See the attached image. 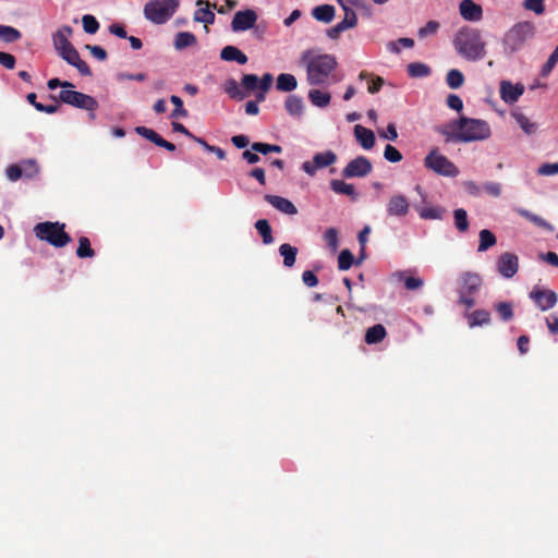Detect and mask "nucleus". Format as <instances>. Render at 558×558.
Returning <instances> with one entry per match:
<instances>
[{"instance_id": "obj_1", "label": "nucleus", "mask_w": 558, "mask_h": 558, "mask_svg": "<svg viewBox=\"0 0 558 558\" xmlns=\"http://www.w3.org/2000/svg\"><path fill=\"white\" fill-rule=\"evenodd\" d=\"M447 142L470 143L490 137L489 124L482 119L460 117L439 129Z\"/></svg>"}, {"instance_id": "obj_2", "label": "nucleus", "mask_w": 558, "mask_h": 558, "mask_svg": "<svg viewBox=\"0 0 558 558\" xmlns=\"http://www.w3.org/2000/svg\"><path fill=\"white\" fill-rule=\"evenodd\" d=\"M301 62L306 65V76L310 85L317 86L328 83L331 73L337 69L335 56L315 54L312 50L302 53Z\"/></svg>"}, {"instance_id": "obj_3", "label": "nucleus", "mask_w": 558, "mask_h": 558, "mask_svg": "<svg viewBox=\"0 0 558 558\" xmlns=\"http://www.w3.org/2000/svg\"><path fill=\"white\" fill-rule=\"evenodd\" d=\"M453 45L457 52L468 61H477L486 54V43L482 39L481 33L475 28L460 29Z\"/></svg>"}, {"instance_id": "obj_4", "label": "nucleus", "mask_w": 558, "mask_h": 558, "mask_svg": "<svg viewBox=\"0 0 558 558\" xmlns=\"http://www.w3.org/2000/svg\"><path fill=\"white\" fill-rule=\"evenodd\" d=\"M535 36V26L532 22H519L509 28L502 38L504 52L511 56L520 51L527 41Z\"/></svg>"}, {"instance_id": "obj_5", "label": "nucleus", "mask_w": 558, "mask_h": 558, "mask_svg": "<svg viewBox=\"0 0 558 558\" xmlns=\"http://www.w3.org/2000/svg\"><path fill=\"white\" fill-rule=\"evenodd\" d=\"M483 286L482 277L476 272L465 271L457 281V294L459 305L472 308L476 304L475 295Z\"/></svg>"}, {"instance_id": "obj_6", "label": "nucleus", "mask_w": 558, "mask_h": 558, "mask_svg": "<svg viewBox=\"0 0 558 558\" xmlns=\"http://www.w3.org/2000/svg\"><path fill=\"white\" fill-rule=\"evenodd\" d=\"M179 5V0H149L144 5L143 13L149 22L161 25L174 15Z\"/></svg>"}, {"instance_id": "obj_7", "label": "nucleus", "mask_w": 558, "mask_h": 558, "mask_svg": "<svg viewBox=\"0 0 558 558\" xmlns=\"http://www.w3.org/2000/svg\"><path fill=\"white\" fill-rule=\"evenodd\" d=\"M65 225L60 222H39L35 226V235L54 247H64L71 242V236L64 231Z\"/></svg>"}, {"instance_id": "obj_8", "label": "nucleus", "mask_w": 558, "mask_h": 558, "mask_svg": "<svg viewBox=\"0 0 558 558\" xmlns=\"http://www.w3.org/2000/svg\"><path fill=\"white\" fill-rule=\"evenodd\" d=\"M424 166L439 175L454 178L459 174L457 166L437 149H433L425 157Z\"/></svg>"}, {"instance_id": "obj_9", "label": "nucleus", "mask_w": 558, "mask_h": 558, "mask_svg": "<svg viewBox=\"0 0 558 558\" xmlns=\"http://www.w3.org/2000/svg\"><path fill=\"white\" fill-rule=\"evenodd\" d=\"M59 99L64 104L89 111L90 119H95L94 111L98 108V101L94 97L81 92L63 89L59 94Z\"/></svg>"}, {"instance_id": "obj_10", "label": "nucleus", "mask_w": 558, "mask_h": 558, "mask_svg": "<svg viewBox=\"0 0 558 558\" xmlns=\"http://www.w3.org/2000/svg\"><path fill=\"white\" fill-rule=\"evenodd\" d=\"M373 170L372 162L364 156H359L351 161L342 170V177L345 179L364 178Z\"/></svg>"}, {"instance_id": "obj_11", "label": "nucleus", "mask_w": 558, "mask_h": 558, "mask_svg": "<svg viewBox=\"0 0 558 558\" xmlns=\"http://www.w3.org/2000/svg\"><path fill=\"white\" fill-rule=\"evenodd\" d=\"M337 161V155L332 150L317 153L311 161L302 163V170L313 177L318 169H323L333 165Z\"/></svg>"}, {"instance_id": "obj_12", "label": "nucleus", "mask_w": 558, "mask_h": 558, "mask_svg": "<svg viewBox=\"0 0 558 558\" xmlns=\"http://www.w3.org/2000/svg\"><path fill=\"white\" fill-rule=\"evenodd\" d=\"M387 215L389 217L403 218L410 211V203L402 194H393L387 203Z\"/></svg>"}, {"instance_id": "obj_13", "label": "nucleus", "mask_w": 558, "mask_h": 558, "mask_svg": "<svg viewBox=\"0 0 558 558\" xmlns=\"http://www.w3.org/2000/svg\"><path fill=\"white\" fill-rule=\"evenodd\" d=\"M257 21V14L254 10L246 9L238 11L231 22L233 32H245L251 29Z\"/></svg>"}, {"instance_id": "obj_14", "label": "nucleus", "mask_w": 558, "mask_h": 558, "mask_svg": "<svg viewBox=\"0 0 558 558\" xmlns=\"http://www.w3.org/2000/svg\"><path fill=\"white\" fill-rule=\"evenodd\" d=\"M58 54L70 65L76 68L81 75L90 76L93 74L90 68L84 60L81 59L80 53L74 48V46L59 52Z\"/></svg>"}, {"instance_id": "obj_15", "label": "nucleus", "mask_w": 558, "mask_h": 558, "mask_svg": "<svg viewBox=\"0 0 558 558\" xmlns=\"http://www.w3.org/2000/svg\"><path fill=\"white\" fill-rule=\"evenodd\" d=\"M530 298L535 302L541 311H547L557 303V294L551 290L534 289L530 293Z\"/></svg>"}, {"instance_id": "obj_16", "label": "nucleus", "mask_w": 558, "mask_h": 558, "mask_svg": "<svg viewBox=\"0 0 558 558\" xmlns=\"http://www.w3.org/2000/svg\"><path fill=\"white\" fill-rule=\"evenodd\" d=\"M499 274L505 278H512L519 269L518 256L512 253H504L497 262Z\"/></svg>"}, {"instance_id": "obj_17", "label": "nucleus", "mask_w": 558, "mask_h": 558, "mask_svg": "<svg viewBox=\"0 0 558 558\" xmlns=\"http://www.w3.org/2000/svg\"><path fill=\"white\" fill-rule=\"evenodd\" d=\"M499 93L506 104L512 105L523 95L524 86L521 83L512 84L509 81H501Z\"/></svg>"}, {"instance_id": "obj_18", "label": "nucleus", "mask_w": 558, "mask_h": 558, "mask_svg": "<svg viewBox=\"0 0 558 558\" xmlns=\"http://www.w3.org/2000/svg\"><path fill=\"white\" fill-rule=\"evenodd\" d=\"M461 16L466 21L477 22L483 17V9L473 0H462L459 5Z\"/></svg>"}, {"instance_id": "obj_19", "label": "nucleus", "mask_w": 558, "mask_h": 558, "mask_svg": "<svg viewBox=\"0 0 558 558\" xmlns=\"http://www.w3.org/2000/svg\"><path fill=\"white\" fill-rule=\"evenodd\" d=\"M264 198L272 207H275L277 210H279L286 215L293 216V215L298 214V209H296L295 205L288 198H284L282 196H278V195H270V194H266L264 196Z\"/></svg>"}, {"instance_id": "obj_20", "label": "nucleus", "mask_w": 558, "mask_h": 558, "mask_svg": "<svg viewBox=\"0 0 558 558\" xmlns=\"http://www.w3.org/2000/svg\"><path fill=\"white\" fill-rule=\"evenodd\" d=\"M196 5L198 9L194 13V20L205 25L214 24L215 13L211 11L214 9L213 3L207 0H197Z\"/></svg>"}, {"instance_id": "obj_21", "label": "nucleus", "mask_w": 558, "mask_h": 558, "mask_svg": "<svg viewBox=\"0 0 558 558\" xmlns=\"http://www.w3.org/2000/svg\"><path fill=\"white\" fill-rule=\"evenodd\" d=\"M73 34V29L71 26L64 25L59 28L52 36V41L54 49L57 52H61L72 47L73 45L70 43L69 37Z\"/></svg>"}, {"instance_id": "obj_22", "label": "nucleus", "mask_w": 558, "mask_h": 558, "mask_svg": "<svg viewBox=\"0 0 558 558\" xmlns=\"http://www.w3.org/2000/svg\"><path fill=\"white\" fill-rule=\"evenodd\" d=\"M354 135L356 141L364 149H371L375 145V134L372 130L364 128L363 125L356 124L354 126Z\"/></svg>"}, {"instance_id": "obj_23", "label": "nucleus", "mask_w": 558, "mask_h": 558, "mask_svg": "<svg viewBox=\"0 0 558 558\" xmlns=\"http://www.w3.org/2000/svg\"><path fill=\"white\" fill-rule=\"evenodd\" d=\"M464 316L470 328L482 327L490 323V313L487 310L466 312Z\"/></svg>"}, {"instance_id": "obj_24", "label": "nucleus", "mask_w": 558, "mask_h": 558, "mask_svg": "<svg viewBox=\"0 0 558 558\" xmlns=\"http://www.w3.org/2000/svg\"><path fill=\"white\" fill-rule=\"evenodd\" d=\"M220 58L225 61H234L239 64H245L248 60L246 54L242 52L238 47L230 45L222 48L220 51Z\"/></svg>"}, {"instance_id": "obj_25", "label": "nucleus", "mask_w": 558, "mask_h": 558, "mask_svg": "<svg viewBox=\"0 0 558 558\" xmlns=\"http://www.w3.org/2000/svg\"><path fill=\"white\" fill-rule=\"evenodd\" d=\"M387 337V330L381 324L367 328L364 340L367 344L380 343Z\"/></svg>"}, {"instance_id": "obj_26", "label": "nucleus", "mask_w": 558, "mask_h": 558, "mask_svg": "<svg viewBox=\"0 0 558 558\" xmlns=\"http://www.w3.org/2000/svg\"><path fill=\"white\" fill-rule=\"evenodd\" d=\"M335 7L330 4H322L313 9L312 15L319 22L330 23L335 17Z\"/></svg>"}, {"instance_id": "obj_27", "label": "nucleus", "mask_w": 558, "mask_h": 558, "mask_svg": "<svg viewBox=\"0 0 558 558\" xmlns=\"http://www.w3.org/2000/svg\"><path fill=\"white\" fill-rule=\"evenodd\" d=\"M330 189L335 193L350 196L352 199H355L357 197L353 184L347 183L342 180H331Z\"/></svg>"}, {"instance_id": "obj_28", "label": "nucleus", "mask_w": 558, "mask_h": 558, "mask_svg": "<svg viewBox=\"0 0 558 558\" xmlns=\"http://www.w3.org/2000/svg\"><path fill=\"white\" fill-rule=\"evenodd\" d=\"M359 78L362 80V81L363 80H367L368 81L367 90L371 94L378 93L380 90V88L383 87L384 83H385L383 77L376 76V75H374L372 73H368L366 71L360 72Z\"/></svg>"}, {"instance_id": "obj_29", "label": "nucleus", "mask_w": 558, "mask_h": 558, "mask_svg": "<svg viewBox=\"0 0 558 558\" xmlns=\"http://www.w3.org/2000/svg\"><path fill=\"white\" fill-rule=\"evenodd\" d=\"M298 81L294 75L281 73L277 77L276 88L280 92H292L296 88Z\"/></svg>"}, {"instance_id": "obj_30", "label": "nucleus", "mask_w": 558, "mask_h": 558, "mask_svg": "<svg viewBox=\"0 0 558 558\" xmlns=\"http://www.w3.org/2000/svg\"><path fill=\"white\" fill-rule=\"evenodd\" d=\"M279 253L283 257L284 267L291 268L296 260L298 248L288 243L279 246Z\"/></svg>"}, {"instance_id": "obj_31", "label": "nucleus", "mask_w": 558, "mask_h": 558, "mask_svg": "<svg viewBox=\"0 0 558 558\" xmlns=\"http://www.w3.org/2000/svg\"><path fill=\"white\" fill-rule=\"evenodd\" d=\"M308 99L312 102V105L325 108L329 105L331 96L327 92H323L320 89H311L308 92Z\"/></svg>"}, {"instance_id": "obj_32", "label": "nucleus", "mask_w": 558, "mask_h": 558, "mask_svg": "<svg viewBox=\"0 0 558 558\" xmlns=\"http://www.w3.org/2000/svg\"><path fill=\"white\" fill-rule=\"evenodd\" d=\"M19 163L22 169L23 178L33 179L39 173V165L34 158L21 160Z\"/></svg>"}, {"instance_id": "obj_33", "label": "nucleus", "mask_w": 558, "mask_h": 558, "mask_svg": "<svg viewBox=\"0 0 558 558\" xmlns=\"http://www.w3.org/2000/svg\"><path fill=\"white\" fill-rule=\"evenodd\" d=\"M197 41L196 36L190 32H180L177 34L174 39V47L178 50L185 49L195 45Z\"/></svg>"}, {"instance_id": "obj_34", "label": "nucleus", "mask_w": 558, "mask_h": 558, "mask_svg": "<svg viewBox=\"0 0 558 558\" xmlns=\"http://www.w3.org/2000/svg\"><path fill=\"white\" fill-rule=\"evenodd\" d=\"M418 216L424 220H441L446 213L442 207H423L417 209Z\"/></svg>"}, {"instance_id": "obj_35", "label": "nucleus", "mask_w": 558, "mask_h": 558, "mask_svg": "<svg viewBox=\"0 0 558 558\" xmlns=\"http://www.w3.org/2000/svg\"><path fill=\"white\" fill-rule=\"evenodd\" d=\"M453 219H454V227L456 229L461 232L465 233L470 226H469V219H468V213L463 208H458L453 210Z\"/></svg>"}, {"instance_id": "obj_36", "label": "nucleus", "mask_w": 558, "mask_h": 558, "mask_svg": "<svg viewBox=\"0 0 558 558\" xmlns=\"http://www.w3.org/2000/svg\"><path fill=\"white\" fill-rule=\"evenodd\" d=\"M255 228L257 232L263 238L264 244H271L274 242V236L271 232V227L266 219H259L255 222Z\"/></svg>"}, {"instance_id": "obj_37", "label": "nucleus", "mask_w": 558, "mask_h": 558, "mask_svg": "<svg viewBox=\"0 0 558 558\" xmlns=\"http://www.w3.org/2000/svg\"><path fill=\"white\" fill-rule=\"evenodd\" d=\"M284 107L291 116L298 117L302 114L304 108L302 98L294 95L287 98Z\"/></svg>"}, {"instance_id": "obj_38", "label": "nucleus", "mask_w": 558, "mask_h": 558, "mask_svg": "<svg viewBox=\"0 0 558 558\" xmlns=\"http://www.w3.org/2000/svg\"><path fill=\"white\" fill-rule=\"evenodd\" d=\"M478 236H480V244L477 247L478 252L487 251L489 247L494 246L497 242L495 234L487 229L481 230Z\"/></svg>"}, {"instance_id": "obj_39", "label": "nucleus", "mask_w": 558, "mask_h": 558, "mask_svg": "<svg viewBox=\"0 0 558 558\" xmlns=\"http://www.w3.org/2000/svg\"><path fill=\"white\" fill-rule=\"evenodd\" d=\"M407 71L411 77H425L430 74V68L422 62H412L408 64Z\"/></svg>"}, {"instance_id": "obj_40", "label": "nucleus", "mask_w": 558, "mask_h": 558, "mask_svg": "<svg viewBox=\"0 0 558 558\" xmlns=\"http://www.w3.org/2000/svg\"><path fill=\"white\" fill-rule=\"evenodd\" d=\"M446 83L452 89H458L464 84V75L460 70L451 69L446 75Z\"/></svg>"}, {"instance_id": "obj_41", "label": "nucleus", "mask_w": 558, "mask_h": 558, "mask_svg": "<svg viewBox=\"0 0 558 558\" xmlns=\"http://www.w3.org/2000/svg\"><path fill=\"white\" fill-rule=\"evenodd\" d=\"M519 215L531 221L537 227H541L543 229H547L549 231L554 230V227L549 225L546 220H544L542 217L526 210V209H519Z\"/></svg>"}, {"instance_id": "obj_42", "label": "nucleus", "mask_w": 558, "mask_h": 558, "mask_svg": "<svg viewBox=\"0 0 558 558\" xmlns=\"http://www.w3.org/2000/svg\"><path fill=\"white\" fill-rule=\"evenodd\" d=\"M22 37V34L19 29L7 26V25H0V39L4 43H14L19 40Z\"/></svg>"}, {"instance_id": "obj_43", "label": "nucleus", "mask_w": 558, "mask_h": 558, "mask_svg": "<svg viewBox=\"0 0 558 558\" xmlns=\"http://www.w3.org/2000/svg\"><path fill=\"white\" fill-rule=\"evenodd\" d=\"M76 255L80 258L94 257L95 251L92 248L90 241L86 236H81L78 239V247L76 250Z\"/></svg>"}, {"instance_id": "obj_44", "label": "nucleus", "mask_w": 558, "mask_h": 558, "mask_svg": "<svg viewBox=\"0 0 558 558\" xmlns=\"http://www.w3.org/2000/svg\"><path fill=\"white\" fill-rule=\"evenodd\" d=\"M512 117L517 121V123L520 125V128L524 131L526 134H533L536 131V124L531 122L527 117H525L521 112H513Z\"/></svg>"}, {"instance_id": "obj_45", "label": "nucleus", "mask_w": 558, "mask_h": 558, "mask_svg": "<svg viewBox=\"0 0 558 558\" xmlns=\"http://www.w3.org/2000/svg\"><path fill=\"white\" fill-rule=\"evenodd\" d=\"M252 150L262 154L267 155L270 153H281L282 147L276 144H268V143H262V142H255L251 145Z\"/></svg>"}, {"instance_id": "obj_46", "label": "nucleus", "mask_w": 558, "mask_h": 558, "mask_svg": "<svg viewBox=\"0 0 558 558\" xmlns=\"http://www.w3.org/2000/svg\"><path fill=\"white\" fill-rule=\"evenodd\" d=\"M223 89L233 99L241 100L245 97V94L241 92L239 84L234 78H228L225 83Z\"/></svg>"}, {"instance_id": "obj_47", "label": "nucleus", "mask_w": 558, "mask_h": 558, "mask_svg": "<svg viewBox=\"0 0 558 558\" xmlns=\"http://www.w3.org/2000/svg\"><path fill=\"white\" fill-rule=\"evenodd\" d=\"M192 140L196 142L197 144L202 145L208 153H213L217 156L218 159L223 160L226 159V151L214 145H209L204 138L198 136H192Z\"/></svg>"}, {"instance_id": "obj_48", "label": "nucleus", "mask_w": 558, "mask_h": 558, "mask_svg": "<svg viewBox=\"0 0 558 558\" xmlns=\"http://www.w3.org/2000/svg\"><path fill=\"white\" fill-rule=\"evenodd\" d=\"M495 310L504 322H509L513 317V307L509 302H500L495 304Z\"/></svg>"}, {"instance_id": "obj_49", "label": "nucleus", "mask_w": 558, "mask_h": 558, "mask_svg": "<svg viewBox=\"0 0 558 558\" xmlns=\"http://www.w3.org/2000/svg\"><path fill=\"white\" fill-rule=\"evenodd\" d=\"M83 29L87 34H96L99 29V22L95 16L86 14L82 17Z\"/></svg>"}, {"instance_id": "obj_50", "label": "nucleus", "mask_w": 558, "mask_h": 558, "mask_svg": "<svg viewBox=\"0 0 558 558\" xmlns=\"http://www.w3.org/2000/svg\"><path fill=\"white\" fill-rule=\"evenodd\" d=\"M354 263V256L349 250H343L340 252L338 257V268L340 270H348Z\"/></svg>"}, {"instance_id": "obj_51", "label": "nucleus", "mask_w": 558, "mask_h": 558, "mask_svg": "<svg viewBox=\"0 0 558 558\" xmlns=\"http://www.w3.org/2000/svg\"><path fill=\"white\" fill-rule=\"evenodd\" d=\"M170 101L174 105V109L171 112V118H186L187 110L183 107V101L179 96L172 95Z\"/></svg>"}, {"instance_id": "obj_52", "label": "nucleus", "mask_w": 558, "mask_h": 558, "mask_svg": "<svg viewBox=\"0 0 558 558\" xmlns=\"http://www.w3.org/2000/svg\"><path fill=\"white\" fill-rule=\"evenodd\" d=\"M26 98L27 101L32 104L36 108V110L40 112L54 113L58 110V105H37V96L35 93H29Z\"/></svg>"}, {"instance_id": "obj_53", "label": "nucleus", "mask_w": 558, "mask_h": 558, "mask_svg": "<svg viewBox=\"0 0 558 558\" xmlns=\"http://www.w3.org/2000/svg\"><path fill=\"white\" fill-rule=\"evenodd\" d=\"M135 132L144 138L148 140L149 142L154 143L155 145H158L159 140L161 137L153 129H148L146 126H136Z\"/></svg>"}, {"instance_id": "obj_54", "label": "nucleus", "mask_w": 558, "mask_h": 558, "mask_svg": "<svg viewBox=\"0 0 558 558\" xmlns=\"http://www.w3.org/2000/svg\"><path fill=\"white\" fill-rule=\"evenodd\" d=\"M326 244L335 252L339 246L338 231L335 228H329L324 234Z\"/></svg>"}, {"instance_id": "obj_55", "label": "nucleus", "mask_w": 558, "mask_h": 558, "mask_svg": "<svg viewBox=\"0 0 558 558\" xmlns=\"http://www.w3.org/2000/svg\"><path fill=\"white\" fill-rule=\"evenodd\" d=\"M384 157L390 162H399L402 160V154L392 145L388 144L384 150Z\"/></svg>"}, {"instance_id": "obj_56", "label": "nucleus", "mask_w": 558, "mask_h": 558, "mask_svg": "<svg viewBox=\"0 0 558 558\" xmlns=\"http://www.w3.org/2000/svg\"><path fill=\"white\" fill-rule=\"evenodd\" d=\"M524 8L533 11L535 14L541 15L545 12L544 0H525Z\"/></svg>"}, {"instance_id": "obj_57", "label": "nucleus", "mask_w": 558, "mask_h": 558, "mask_svg": "<svg viewBox=\"0 0 558 558\" xmlns=\"http://www.w3.org/2000/svg\"><path fill=\"white\" fill-rule=\"evenodd\" d=\"M242 86L248 92L258 88V76L255 74H244L242 77Z\"/></svg>"}, {"instance_id": "obj_58", "label": "nucleus", "mask_w": 558, "mask_h": 558, "mask_svg": "<svg viewBox=\"0 0 558 558\" xmlns=\"http://www.w3.org/2000/svg\"><path fill=\"white\" fill-rule=\"evenodd\" d=\"M439 28V23L436 21H428L425 26L418 29V36L424 38L428 35L435 34Z\"/></svg>"}, {"instance_id": "obj_59", "label": "nucleus", "mask_w": 558, "mask_h": 558, "mask_svg": "<svg viewBox=\"0 0 558 558\" xmlns=\"http://www.w3.org/2000/svg\"><path fill=\"white\" fill-rule=\"evenodd\" d=\"M483 189L490 196L499 197L501 195V184L498 182H485Z\"/></svg>"}, {"instance_id": "obj_60", "label": "nucleus", "mask_w": 558, "mask_h": 558, "mask_svg": "<svg viewBox=\"0 0 558 558\" xmlns=\"http://www.w3.org/2000/svg\"><path fill=\"white\" fill-rule=\"evenodd\" d=\"M446 104L447 106L452 109V110H456V111H461L463 109V101L462 99L456 95V94H450L448 95L447 97V100H446Z\"/></svg>"}, {"instance_id": "obj_61", "label": "nucleus", "mask_w": 558, "mask_h": 558, "mask_svg": "<svg viewBox=\"0 0 558 558\" xmlns=\"http://www.w3.org/2000/svg\"><path fill=\"white\" fill-rule=\"evenodd\" d=\"M86 49L99 61H105L108 58L107 51L100 46L86 45Z\"/></svg>"}, {"instance_id": "obj_62", "label": "nucleus", "mask_w": 558, "mask_h": 558, "mask_svg": "<svg viewBox=\"0 0 558 558\" xmlns=\"http://www.w3.org/2000/svg\"><path fill=\"white\" fill-rule=\"evenodd\" d=\"M7 177L11 181H17L23 178L20 163H13L7 168Z\"/></svg>"}, {"instance_id": "obj_63", "label": "nucleus", "mask_w": 558, "mask_h": 558, "mask_svg": "<svg viewBox=\"0 0 558 558\" xmlns=\"http://www.w3.org/2000/svg\"><path fill=\"white\" fill-rule=\"evenodd\" d=\"M538 174L541 175H555L558 174V162L554 163H543L538 168Z\"/></svg>"}, {"instance_id": "obj_64", "label": "nucleus", "mask_w": 558, "mask_h": 558, "mask_svg": "<svg viewBox=\"0 0 558 558\" xmlns=\"http://www.w3.org/2000/svg\"><path fill=\"white\" fill-rule=\"evenodd\" d=\"M558 62V56L554 52L548 57L546 63L543 65L542 75L547 76Z\"/></svg>"}]
</instances>
